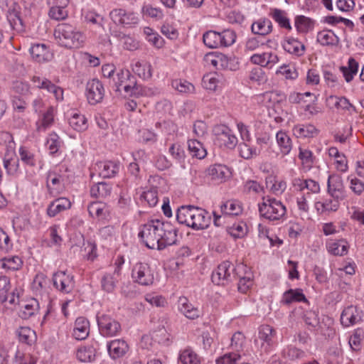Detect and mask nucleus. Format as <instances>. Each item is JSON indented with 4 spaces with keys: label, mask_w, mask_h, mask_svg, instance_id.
<instances>
[{
    "label": "nucleus",
    "mask_w": 364,
    "mask_h": 364,
    "mask_svg": "<svg viewBox=\"0 0 364 364\" xmlns=\"http://www.w3.org/2000/svg\"><path fill=\"white\" fill-rule=\"evenodd\" d=\"M246 269L247 267L242 264L235 267L230 262L224 261L212 273V282L217 285H225L235 279H239L238 290L241 293H246L253 284L251 274Z\"/></svg>",
    "instance_id": "obj_1"
},
{
    "label": "nucleus",
    "mask_w": 364,
    "mask_h": 364,
    "mask_svg": "<svg viewBox=\"0 0 364 364\" xmlns=\"http://www.w3.org/2000/svg\"><path fill=\"white\" fill-rule=\"evenodd\" d=\"M54 36L58 43L67 48H78L82 46L85 37L75 26L60 23L54 31Z\"/></svg>",
    "instance_id": "obj_2"
},
{
    "label": "nucleus",
    "mask_w": 364,
    "mask_h": 364,
    "mask_svg": "<svg viewBox=\"0 0 364 364\" xmlns=\"http://www.w3.org/2000/svg\"><path fill=\"white\" fill-rule=\"evenodd\" d=\"M159 224V220H152L144 225L139 232V237L149 249L159 250L160 232L161 231Z\"/></svg>",
    "instance_id": "obj_3"
},
{
    "label": "nucleus",
    "mask_w": 364,
    "mask_h": 364,
    "mask_svg": "<svg viewBox=\"0 0 364 364\" xmlns=\"http://www.w3.org/2000/svg\"><path fill=\"white\" fill-rule=\"evenodd\" d=\"M263 202L259 204V212L262 217L269 220L281 219L287 212L285 206L275 198H262Z\"/></svg>",
    "instance_id": "obj_4"
},
{
    "label": "nucleus",
    "mask_w": 364,
    "mask_h": 364,
    "mask_svg": "<svg viewBox=\"0 0 364 364\" xmlns=\"http://www.w3.org/2000/svg\"><path fill=\"white\" fill-rule=\"evenodd\" d=\"M123 86L124 92L129 96L136 95L138 87L136 82L128 70H120L112 78V85L115 92H120V87Z\"/></svg>",
    "instance_id": "obj_5"
},
{
    "label": "nucleus",
    "mask_w": 364,
    "mask_h": 364,
    "mask_svg": "<svg viewBox=\"0 0 364 364\" xmlns=\"http://www.w3.org/2000/svg\"><path fill=\"white\" fill-rule=\"evenodd\" d=\"M213 132L215 136V143L219 146L232 149L237 145V139L228 127L224 124L216 125Z\"/></svg>",
    "instance_id": "obj_6"
},
{
    "label": "nucleus",
    "mask_w": 364,
    "mask_h": 364,
    "mask_svg": "<svg viewBox=\"0 0 364 364\" xmlns=\"http://www.w3.org/2000/svg\"><path fill=\"white\" fill-rule=\"evenodd\" d=\"M97 321L99 331L105 337L115 336L121 331L120 323L109 315L98 314Z\"/></svg>",
    "instance_id": "obj_7"
},
{
    "label": "nucleus",
    "mask_w": 364,
    "mask_h": 364,
    "mask_svg": "<svg viewBox=\"0 0 364 364\" xmlns=\"http://www.w3.org/2000/svg\"><path fill=\"white\" fill-rule=\"evenodd\" d=\"M0 8L7 10V19L12 28L21 31L23 29V21L20 16V6L13 0H0Z\"/></svg>",
    "instance_id": "obj_8"
},
{
    "label": "nucleus",
    "mask_w": 364,
    "mask_h": 364,
    "mask_svg": "<svg viewBox=\"0 0 364 364\" xmlns=\"http://www.w3.org/2000/svg\"><path fill=\"white\" fill-rule=\"evenodd\" d=\"M132 277L134 282L140 285L149 286L154 282V273L150 266L147 263H136L132 272Z\"/></svg>",
    "instance_id": "obj_9"
},
{
    "label": "nucleus",
    "mask_w": 364,
    "mask_h": 364,
    "mask_svg": "<svg viewBox=\"0 0 364 364\" xmlns=\"http://www.w3.org/2000/svg\"><path fill=\"white\" fill-rule=\"evenodd\" d=\"M327 192L336 200H343L346 197V191L342 177L339 175H329L327 181Z\"/></svg>",
    "instance_id": "obj_10"
},
{
    "label": "nucleus",
    "mask_w": 364,
    "mask_h": 364,
    "mask_svg": "<svg viewBox=\"0 0 364 364\" xmlns=\"http://www.w3.org/2000/svg\"><path fill=\"white\" fill-rule=\"evenodd\" d=\"M161 231L160 232L159 250L165 249L167 246L176 244L177 241V229L170 223L160 221Z\"/></svg>",
    "instance_id": "obj_11"
},
{
    "label": "nucleus",
    "mask_w": 364,
    "mask_h": 364,
    "mask_svg": "<svg viewBox=\"0 0 364 364\" xmlns=\"http://www.w3.org/2000/svg\"><path fill=\"white\" fill-rule=\"evenodd\" d=\"M87 98L90 105L100 102L105 95V89L102 83L97 79H92L86 85Z\"/></svg>",
    "instance_id": "obj_12"
},
{
    "label": "nucleus",
    "mask_w": 364,
    "mask_h": 364,
    "mask_svg": "<svg viewBox=\"0 0 364 364\" xmlns=\"http://www.w3.org/2000/svg\"><path fill=\"white\" fill-rule=\"evenodd\" d=\"M109 16L115 24L124 26H130L138 23L139 18L133 12H127L122 9H115L111 11Z\"/></svg>",
    "instance_id": "obj_13"
},
{
    "label": "nucleus",
    "mask_w": 364,
    "mask_h": 364,
    "mask_svg": "<svg viewBox=\"0 0 364 364\" xmlns=\"http://www.w3.org/2000/svg\"><path fill=\"white\" fill-rule=\"evenodd\" d=\"M211 218L205 210L196 207L193 210V218L190 228L193 230H204L208 228L210 224Z\"/></svg>",
    "instance_id": "obj_14"
},
{
    "label": "nucleus",
    "mask_w": 364,
    "mask_h": 364,
    "mask_svg": "<svg viewBox=\"0 0 364 364\" xmlns=\"http://www.w3.org/2000/svg\"><path fill=\"white\" fill-rule=\"evenodd\" d=\"M53 282L54 287L63 292L68 293L73 288V277L63 271L53 274Z\"/></svg>",
    "instance_id": "obj_15"
},
{
    "label": "nucleus",
    "mask_w": 364,
    "mask_h": 364,
    "mask_svg": "<svg viewBox=\"0 0 364 364\" xmlns=\"http://www.w3.org/2000/svg\"><path fill=\"white\" fill-rule=\"evenodd\" d=\"M363 312L355 306H348L345 309L341 316V322L345 326L356 324L362 321Z\"/></svg>",
    "instance_id": "obj_16"
},
{
    "label": "nucleus",
    "mask_w": 364,
    "mask_h": 364,
    "mask_svg": "<svg viewBox=\"0 0 364 364\" xmlns=\"http://www.w3.org/2000/svg\"><path fill=\"white\" fill-rule=\"evenodd\" d=\"M275 334V330L269 325H262L259 328L258 339L262 342V347H264L265 352L272 345Z\"/></svg>",
    "instance_id": "obj_17"
},
{
    "label": "nucleus",
    "mask_w": 364,
    "mask_h": 364,
    "mask_svg": "<svg viewBox=\"0 0 364 364\" xmlns=\"http://www.w3.org/2000/svg\"><path fill=\"white\" fill-rule=\"evenodd\" d=\"M30 53L33 60L38 63L51 60L52 53L45 44H36L31 47Z\"/></svg>",
    "instance_id": "obj_18"
},
{
    "label": "nucleus",
    "mask_w": 364,
    "mask_h": 364,
    "mask_svg": "<svg viewBox=\"0 0 364 364\" xmlns=\"http://www.w3.org/2000/svg\"><path fill=\"white\" fill-rule=\"evenodd\" d=\"M129 349V346L125 341L117 339L112 341L107 344V350L110 356L113 358H117L123 356Z\"/></svg>",
    "instance_id": "obj_19"
},
{
    "label": "nucleus",
    "mask_w": 364,
    "mask_h": 364,
    "mask_svg": "<svg viewBox=\"0 0 364 364\" xmlns=\"http://www.w3.org/2000/svg\"><path fill=\"white\" fill-rule=\"evenodd\" d=\"M11 282L10 279L6 276L0 277V303L2 304L7 301L9 298V303L14 304L15 302L14 299V292L11 291Z\"/></svg>",
    "instance_id": "obj_20"
},
{
    "label": "nucleus",
    "mask_w": 364,
    "mask_h": 364,
    "mask_svg": "<svg viewBox=\"0 0 364 364\" xmlns=\"http://www.w3.org/2000/svg\"><path fill=\"white\" fill-rule=\"evenodd\" d=\"M90 323L84 317H78L75 322L73 335L77 340H83L89 334Z\"/></svg>",
    "instance_id": "obj_21"
},
{
    "label": "nucleus",
    "mask_w": 364,
    "mask_h": 364,
    "mask_svg": "<svg viewBox=\"0 0 364 364\" xmlns=\"http://www.w3.org/2000/svg\"><path fill=\"white\" fill-rule=\"evenodd\" d=\"M119 277V268L115 267L112 273L107 272L104 274L101 279V286L104 291L107 292H112L118 281Z\"/></svg>",
    "instance_id": "obj_22"
},
{
    "label": "nucleus",
    "mask_w": 364,
    "mask_h": 364,
    "mask_svg": "<svg viewBox=\"0 0 364 364\" xmlns=\"http://www.w3.org/2000/svg\"><path fill=\"white\" fill-rule=\"evenodd\" d=\"M71 206L70 201L66 198H59L51 202L47 209V214L50 217H55L59 213L69 209Z\"/></svg>",
    "instance_id": "obj_23"
},
{
    "label": "nucleus",
    "mask_w": 364,
    "mask_h": 364,
    "mask_svg": "<svg viewBox=\"0 0 364 364\" xmlns=\"http://www.w3.org/2000/svg\"><path fill=\"white\" fill-rule=\"evenodd\" d=\"M96 165L100 169V176L103 178H112L115 176L119 168V163L111 161L99 162Z\"/></svg>",
    "instance_id": "obj_24"
},
{
    "label": "nucleus",
    "mask_w": 364,
    "mask_h": 364,
    "mask_svg": "<svg viewBox=\"0 0 364 364\" xmlns=\"http://www.w3.org/2000/svg\"><path fill=\"white\" fill-rule=\"evenodd\" d=\"M293 132L297 138H312L318 135V130L311 124H298L294 127Z\"/></svg>",
    "instance_id": "obj_25"
},
{
    "label": "nucleus",
    "mask_w": 364,
    "mask_h": 364,
    "mask_svg": "<svg viewBox=\"0 0 364 364\" xmlns=\"http://www.w3.org/2000/svg\"><path fill=\"white\" fill-rule=\"evenodd\" d=\"M195 209L196 206L193 205H183L178 208L176 212V220L178 223L190 227Z\"/></svg>",
    "instance_id": "obj_26"
},
{
    "label": "nucleus",
    "mask_w": 364,
    "mask_h": 364,
    "mask_svg": "<svg viewBox=\"0 0 364 364\" xmlns=\"http://www.w3.org/2000/svg\"><path fill=\"white\" fill-rule=\"evenodd\" d=\"M178 309L188 318L194 319L199 316L200 311L197 308L193 307L186 297L179 298Z\"/></svg>",
    "instance_id": "obj_27"
},
{
    "label": "nucleus",
    "mask_w": 364,
    "mask_h": 364,
    "mask_svg": "<svg viewBox=\"0 0 364 364\" xmlns=\"http://www.w3.org/2000/svg\"><path fill=\"white\" fill-rule=\"evenodd\" d=\"M328 103H333L336 108L348 112L349 114L353 112L358 113L356 108L345 97L330 96Z\"/></svg>",
    "instance_id": "obj_28"
},
{
    "label": "nucleus",
    "mask_w": 364,
    "mask_h": 364,
    "mask_svg": "<svg viewBox=\"0 0 364 364\" xmlns=\"http://www.w3.org/2000/svg\"><path fill=\"white\" fill-rule=\"evenodd\" d=\"M253 33L259 36H266L272 31V23L269 19L261 18L252 24Z\"/></svg>",
    "instance_id": "obj_29"
},
{
    "label": "nucleus",
    "mask_w": 364,
    "mask_h": 364,
    "mask_svg": "<svg viewBox=\"0 0 364 364\" xmlns=\"http://www.w3.org/2000/svg\"><path fill=\"white\" fill-rule=\"evenodd\" d=\"M133 72L144 80L150 79L152 76V68L149 63L136 61L132 67Z\"/></svg>",
    "instance_id": "obj_30"
},
{
    "label": "nucleus",
    "mask_w": 364,
    "mask_h": 364,
    "mask_svg": "<svg viewBox=\"0 0 364 364\" xmlns=\"http://www.w3.org/2000/svg\"><path fill=\"white\" fill-rule=\"evenodd\" d=\"M282 301L285 304H290L293 302L307 301V300L301 289H291L284 293Z\"/></svg>",
    "instance_id": "obj_31"
},
{
    "label": "nucleus",
    "mask_w": 364,
    "mask_h": 364,
    "mask_svg": "<svg viewBox=\"0 0 364 364\" xmlns=\"http://www.w3.org/2000/svg\"><path fill=\"white\" fill-rule=\"evenodd\" d=\"M284 49L289 53L294 54L297 56H301L304 54L305 46L304 45L294 38H289L283 45Z\"/></svg>",
    "instance_id": "obj_32"
},
{
    "label": "nucleus",
    "mask_w": 364,
    "mask_h": 364,
    "mask_svg": "<svg viewBox=\"0 0 364 364\" xmlns=\"http://www.w3.org/2000/svg\"><path fill=\"white\" fill-rule=\"evenodd\" d=\"M112 191V186L105 182L94 184L90 188V195L95 198H106Z\"/></svg>",
    "instance_id": "obj_33"
},
{
    "label": "nucleus",
    "mask_w": 364,
    "mask_h": 364,
    "mask_svg": "<svg viewBox=\"0 0 364 364\" xmlns=\"http://www.w3.org/2000/svg\"><path fill=\"white\" fill-rule=\"evenodd\" d=\"M340 70L346 81L350 82L353 80L354 75L358 73V63L354 58H350L348 62V66H341Z\"/></svg>",
    "instance_id": "obj_34"
},
{
    "label": "nucleus",
    "mask_w": 364,
    "mask_h": 364,
    "mask_svg": "<svg viewBox=\"0 0 364 364\" xmlns=\"http://www.w3.org/2000/svg\"><path fill=\"white\" fill-rule=\"evenodd\" d=\"M228 169L222 165L215 164L210 166L206 171L207 175L210 176L211 180L222 182L226 177Z\"/></svg>",
    "instance_id": "obj_35"
},
{
    "label": "nucleus",
    "mask_w": 364,
    "mask_h": 364,
    "mask_svg": "<svg viewBox=\"0 0 364 364\" xmlns=\"http://www.w3.org/2000/svg\"><path fill=\"white\" fill-rule=\"evenodd\" d=\"M317 41L322 46H336L339 42L338 37L331 31L318 32Z\"/></svg>",
    "instance_id": "obj_36"
},
{
    "label": "nucleus",
    "mask_w": 364,
    "mask_h": 364,
    "mask_svg": "<svg viewBox=\"0 0 364 364\" xmlns=\"http://www.w3.org/2000/svg\"><path fill=\"white\" fill-rule=\"evenodd\" d=\"M188 149L193 157L201 159L206 156V150L203 144L196 139L188 141Z\"/></svg>",
    "instance_id": "obj_37"
},
{
    "label": "nucleus",
    "mask_w": 364,
    "mask_h": 364,
    "mask_svg": "<svg viewBox=\"0 0 364 364\" xmlns=\"http://www.w3.org/2000/svg\"><path fill=\"white\" fill-rule=\"evenodd\" d=\"M203 40L204 44L210 48H217L221 46L220 33L208 31L203 34Z\"/></svg>",
    "instance_id": "obj_38"
},
{
    "label": "nucleus",
    "mask_w": 364,
    "mask_h": 364,
    "mask_svg": "<svg viewBox=\"0 0 364 364\" xmlns=\"http://www.w3.org/2000/svg\"><path fill=\"white\" fill-rule=\"evenodd\" d=\"M339 201L335 199H328L323 202L318 201L315 203V208L320 213L335 212L339 208Z\"/></svg>",
    "instance_id": "obj_39"
},
{
    "label": "nucleus",
    "mask_w": 364,
    "mask_h": 364,
    "mask_svg": "<svg viewBox=\"0 0 364 364\" xmlns=\"http://www.w3.org/2000/svg\"><path fill=\"white\" fill-rule=\"evenodd\" d=\"M70 126L77 132H82L87 128L86 117L77 113H75L69 119Z\"/></svg>",
    "instance_id": "obj_40"
},
{
    "label": "nucleus",
    "mask_w": 364,
    "mask_h": 364,
    "mask_svg": "<svg viewBox=\"0 0 364 364\" xmlns=\"http://www.w3.org/2000/svg\"><path fill=\"white\" fill-rule=\"evenodd\" d=\"M220 210L223 215L232 216L238 215L242 211L241 205L237 202L233 200H228L222 204Z\"/></svg>",
    "instance_id": "obj_41"
},
{
    "label": "nucleus",
    "mask_w": 364,
    "mask_h": 364,
    "mask_svg": "<svg viewBox=\"0 0 364 364\" xmlns=\"http://www.w3.org/2000/svg\"><path fill=\"white\" fill-rule=\"evenodd\" d=\"M276 138L281 152L284 155L288 154L291 149V140L290 137L285 132H279L276 135Z\"/></svg>",
    "instance_id": "obj_42"
},
{
    "label": "nucleus",
    "mask_w": 364,
    "mask_h": 364,
    "mask_svg": "<svg viewBox=\"0 0 364 364\" xmlns=\"http://www.w3.org/2000/svg\"><path fill=\"white\" fill-rule=\"evenodd\" d=\"M77 358L81 362H91L95 357V349L92 346L79 348L76 352Z\"/></svg>",
    "instance_id": "obj_43"
},
{
    "label": "nucleus",
    "mask_w": 364,
    "mask_h": 364,
    "mask_svg": "<svg viewBox=\"0 0 364 364\" xmlns=\"http://www.w3.org/2000/svg\"><path fill=\"white\" fill-rule=\"evenodd\" d=\"M16 333L19 341L28 345H31L36 338V333L29 327H20Z\"/></svg>",
    "instance_id": "obj_44"
},
{
    "label": "nucleus",
    "mask_w": 364,
    "mask_h": 364,
    "mask_svg": "<svg viewBox=\"0 0 364 364\" xmlns=\"http://www.w3.org/2000/svg\"><path fill=\"white\" fill-rule=\"evenodd\" d=\"M38 301L36 299L32 298L29 299L23 306V309L20 313V316L23 319L28 318L38 311Z\"/></svg>",
    "instance_id": "obj_45"
},
{
    "label": "nucleus",
    "mask_w": 364,
    "mask_h": 364,
    "mask_svg": "<svg viewBox=\"0 0 364 364\" xmlns=\"http://www.w3.org/2000/svg\"><path fill=\"white\" fill-rule=\"evenodd\" d=\"M247 141H243L239 144L238 149L240 156L245 159H250L259 155V151L256 148L250 146Z\"/></svg>",
    "instance_id": "obj_46"
},
{
    "label": "nucleus",
    "mask_w": 364,
    "mask_h": 364,
    "mask_svg": "<svg viewBox=\"0 0 364 364\" xmlns=\"http://www.w3.org/2000/svg\"><path fill=\"white\" fill-rule=\"evenodd\" d=\"M182 364H200L198 355L191 348L183 350L179 356Z\"/></svg>",
    "instance_id": "obj_47"
},
{
    "label": "nucleus",
    "mask_w": 364,
    "mask_h": 364,
    "mask_svg": "<svg viewBox=\"0 0 364 364\" xmlns=\"http://www.w3.org/2000/svg\"><path fill=\"white\" fill-rule=\"evenodd\" d=\"M295 26L300 33H306L314 27L313 21L304 16H299L295 19Z\"/></svg>",
    "instance_id": "obj_48"
},
{
    "label": "nucleus",
    "mask_w": 364,
    "mask_h": 364,
    "mask_svg": "<svg viewBox=\"0 0 364 364\" xmlns=\"http://www.w3.org/2000/svg\"><path fill=\"white\" fill-rule=\"evenodd\" d=\"M285 11L279 9H274L272 11V16L279 25L288 30L291 29L289 18L285 16Z\"/></svg>",
    "instance_id": "obj_49"
},
{
    "label": "nucleus",
    "mask_w": 364,
    "mask_h": 364,
    "mask_svg": "<svg viewBox=\"0 0 364 364\" xmlns=\"http://www.w3.org/2000/svg\"><path fill=\"white\" fill-rule=\"evenodd\" d=\"M299 158L301 161L302 164L309 169H310L314 164L315 157L309 149L299 147Z\"/></svg>",
    "instance_id": "obj_50"
},
{
    "label": "nucleus",
    "mask_w": 364,
    "mask_h": 364,
    "mask_svg": "<svg viewBox=\"0 0 364 364\" xmlns=\"http://www.w3.org/2000/svg\"><path fill=\"white\" fill-rule=\"evenodd\" d=\"M364 338V330L363 328H357L353 334L350 336L348 343L353 350H358L360 348L361 341Z\"/></svg>",
    "instance_id": "obj_51"
},
{
    "label": "nucleus",
    "mask_w": 364,
    "mask_h": 364,
    "mask_svg": "<svg viewBox=\"0 0 364 364\" xmlns=\"http://www.w3.org/2000/svg\"><path fill=\"white\" fill-rule=\"evenodd\" d=\"M54 118V109L49 107L47 111L43 114L41 123L38 126V131H46V129L52 125Z\"/></svg>",
    "instance_id": "obj_52"
},
{
    "label": "nucleus",
    "mask_w": 364,
    "mask_h": 364,
    "mask_svg": "<svg viewBox=\"0 0 364 364\" xmlns=\"http://www.w3.org/2000/svg\"><path fill=\"white\" fill-rule=\"evenodd\" d=\"M48 15L52 19L61 21L68 16V13L65 6H51Z\"/></svg>",
    "instance_id": "obj_53"
},
{
    "label": "nucleus",
    "mask_w": 364,
    "mask_h": 364,
    "mask_svg": "<svg viewBox=\"0 0 364 364\" xmlns=\"http://www.w3.org/2000/svg\"><path fill=\"white\" fill-rule=\"evenodd\" d=\"M47 145L51 155L56 154L61 145V141L58 134L54 132L50 134L47 139Z\"/></svg>",
    "instance_id": "obj_54"
},
{
    "label": "nucleus",
    "mask_w": 364,
    "mask_h": 364,
    "mask_svg": "<svg viewBox=\"0 0 364 364\" xmlns=\"http://www.w3.org/2000/svg\"><path fill=\"white\" fill-rule=\"evenodd\" d=\"M171 86L175 90L182 93L192 92L194 90V86L186 81L181 80H174L171 82Z\"/></svg>",
    "instance_id": "obj_55"
},
{
    "label": "nucleus",
    "mask_w": 364,
    "mask_h": 364,
    "mask_svg": "<svg viewBox=\"0 0 364 364\" xmlns=\"http://www.w3.org/2000/svg\"><path fill=\"white\" fill-rule=\"evenodd\" d=\"M118 38L122 42L124 49L129 50H136L139 47L138 42L129 36L125 35L124 33H119L118 35Z\"/></svg>",
    "instance_id": "obj_56"
},
{
    "label": "nucleus",
    "mask_w": 364,
    "mask_h": 364,
    "mask_svg": "<svg viewBox=\"0 0 364 364\" xmlns=\"http://www.w3.org/2000/svg\"><path fill=\"white\" fill-rule=\"evenodd\" d=\"M342 350L337 347H332L328 351V364H341L342 363Z\"/></svg>",
    "instance_id": "obj_57"
},
{
    "label": "nucleus",
    "mask_w": 364,
    "mask_h": 364,
    "mask_svg": "<svg viewBox=\"0 0 364 364\" xmlns=\"http://www.w3.org/2000/svg\"><path fill=\"white\" fill-rule=\"evenodd\" d=\"M220 38L221 46L227 47L235 43L236 35L232 30L227 29L220 33Z\"/></svg>",
    "instance_id": "obj_58"
},
{
    "label": "nucleus",
    "mask_w": 364,
    "mask_h": 364,
    "mask_svg": "<svg viewBox=\"0 0 364 364\" xmlns=\"http://www.w3.org/2000/svg\"><path fill=\"white\" fill-rule=\"evenodd\" d=\"M19 155L21 157V160L26 165L30 166H36L35 155L33 153H31L29 150H28L26 147H20Z\"/></svg>",
    "instance_id": "obj_59"
},
{
    "label": "nucleus",
    "mask_w": 364,
    "mask_h": 364,
    "mask_svg": "<svg viewBox=\"0 0 364 364\" xmlns=\"http://www.w3.org/2000/svg\"><path fill=\"white\" fill-rule=\"evenodd\" d=\"M304 319L305 323L313 328H321L320 318L315 311H308L304 314Z\"/></svg>",
    "instance_id": "obj_60"
},
{
    "label": "nucleus",
    "mask_w": 364,
    "mask_h": 364,
    "mask_svg": "<svg viewBox=\"0 0 364 364\" xmlns=\"http://www.w3.org/2000/svg\"><path fill=\"white\" fill-rule=\"evenodd\" d=\"M247 232V225L244 223L234 224L228 230L229 234L235 238L243 237Z\"/></svg>",
    "instance_id": "obj_61"
},
{
    "label": "nucleus",
    "mask_w": 364,
    "mask_h": 364,
    "mask_svg": "<svg viewBox=\"0 0 364 364\" xmlns=\"http://www.w3.org/2000/svg\"><path fill=\"white\" fill-rule=\"evenodd\" d=\"M22 264L21 258L18 256H14L9 258H4L3 259L2 267L10 270H17Z\"/></svg>",
    "instance_id": "obj_62"
},
{
    "label": "nucleus",
    "mask_w": 364,
    "mask_h": 364,
    "mask_svg": "<svg viewBox=\"0 0 364 364\" xmlns=\"http://www.w3.org/2000/svg\"><path fill=\"white\" fill-rule=\"evenodd\" d=\"M241 355L236 353H228L216 360V364H236Z\"/></svg>",
    "instance_id": "obj_63"
},
{
    "label": "nucleus",
    "mask_w": 364,
    "mask_h": 364,
    "mask_svg": "<svg viewBox=\"0 0 364 364\" xmlns=\"http://www.w3.org/2000/svg\"><path fill=\"white\" fill-rule=\"evenodd\" d=\"M169 152L171 156L179 163L183 162L185 158V152L180 144H173L169 148Z\"/></svg>",
    "instance_id": "obj_64"
}]
</instances>
